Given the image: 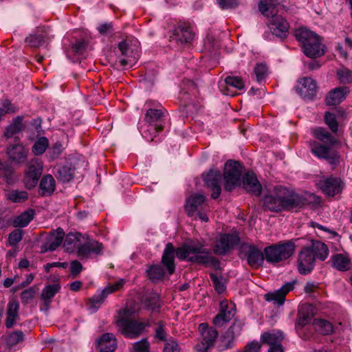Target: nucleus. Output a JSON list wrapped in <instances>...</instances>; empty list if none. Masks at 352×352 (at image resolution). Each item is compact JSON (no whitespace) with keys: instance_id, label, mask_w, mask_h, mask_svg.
Segmentation results:
<instances>
[{"instance_id":"774afa93","label":"nucleus","mask_w":352,"mask_h":352,"mask_svg":"<svg viewBox=\"0 0 352 352\" xmlns=\"http://www.w3.org/2000/svg\"><path fill=\"white\" fill-rule=\"evenodd\" d=\"M155 337L161 341H165L166 339V333L164 329V326L162 322H159L155 330Z\"/></svg>"},{"instance_id":"c85d7f7f","label":"nucleus","mask_w":352,"mask_h":352,"mask_svg":"<svg viewBox=\"0 0 352 352\" xmlns=\"http://www.w3.org/2000/svg\"><path fill=\"white\" fill-rule=\"evenodd\" d=\"M284 340V334L281 331L273 330L265 331L261 336V344H265L270 346L276 344H281Z\"/></svg>"},{"instance_id":"69168bd1","label":"nucleus","mask_w":352,"mask_h":352,"mask_svg":"<svg viewBox=\"0 0 352 352\" xmlns=\"http://www.w3.org/2000/svg\"><path fill=\"white\" fill-rule=\"evenodd\" d=\"M134 352H149V343L146 339H142L133 345Z\"/></svg>"},{"instance_id":"b1692460","label":"nucleus","mask_w":352,"mask_h":352,"mask_svg":"<svg viewBox=\"0 0 352 352\" xmlns=\"http://www.w3.org/2000/svg\"><path fill=\"white\" fill-rule=\"evenodd\" d=\"M206 197L201 194H194L190 196L185 205V209L187 214L189 217H193L197 211L203 208L205 204Z\"/></svg>"},{"instance_id":"6e6d98bb","label":"nucleus","mask_w":352,"mask_h":352,"mask_svg":"<svg viewBox=\"0 0 352 352\" xmlns=\"http://www.w3.org/2000/svg\"><path fill=\"white\" fill-rule=\"evenodd\" d=\"M337 75L340 81L343 84L352 82V72L347 68H342L338 71Z\"/></svg>"},{"instance_id":"c03bdc74","label":"nucleus","mask_w":352,"mask_h":352,"mask_svg":"<svg viewBox=\"0 0 352 352\" xmlns=\"http://www.w3.org/2000/svg\"><path fill=\"white\" fill-rule=\"evenodd\" d=\"M275 5L274 0H261L258 8L264 16L272 18L273 16H277Z\"/></svg>"},{"instance_id":"f704fd0d","label":"nucleus","mask_w":352,"mask_h":352,"mask_svg":"<svg viewBox=\"0 0 352 352\" xmlns=\"http://www.w3.org/2000/svg\"><path fill=\"white\" fill-rule=\"evenodd\" d=\"M47 32L43 28H40L36 30L35 34L26 37L25 43L31 47H38L45 42Z\"/></svg>"},{"instance_id":"ddd939ff","label":"nucleus","mask_w":352,"mask_h":352,"mask_svg":"<svg viewBox=\"0 0 352 352\" xmlns=\"http://www.w3.org/2000/svg\"><path fill=\"white\" fill-rule=\"evenodd\" d=\"M267 25L272 34L281 40L287 36L289 24L282 16H273Z\"/></svg>"},{"instance_id":"de8ad7c7","label":"nucleus","mask_w":352,"mask_h":352,"mask_svg":"<svg viewBox=\"0 0 352 352\" xmlns=\"http://www.w3.org/2000/svg\"><path fill=\"white\" fill-rule=\"evenodd\" d=\"M6 197L14 203H21L28 199V194L26 191L12 190L6 192Z\"/></svg>"},{"instance_id":"2eb2a0df","label":"nucleus","mask_w":352,"mask_h":352,"mask_svg":"<svg viewBox=\"0 0 352 352\" xmlns=\"http://www.w3.org/2000/svg\"><path fill=\"white\" fill-rule=\"evenodd\" d=\"M221 178V173L219 170L212 169L204 176L206 185L212 190L211 197L213 199H217L221 195L220 183Z\"/></svg>"},{"instance_id":"473e14b6","label":"nucleus","mask_w":352,"mask_h":352,"mask_svg":"<svg viewBox=\"0 0 352 352\" xmlns=\"http://www.w3.org/2000/svg\"><path fill=\"white\" fill-rule=\"evenodd\" d=\"M74 171L75 168L72 164L58 166L55 176L63 183L69 182L74 177Z\"/></svg>"},{"instance_id":"6ab92c4d","label":"nucleus","mask_w":352,"mask_h":352,"mask_svg":"<svg viewBox=\"0 0 352 352\" xmlns=\"http://www.w3.org/2000/svg\"><path fill=\"white\" fill-rule=\"evenodd\" d=\"M103 249L102 243L96 240H90L78 246L77 255L81 258H88L92 254L100 255Z\"/></svg>"},{"instance_id":"3c124183","label":"nucleus","mask_w":352,"mask_h":352,"mask_svg":"<svg viewBox=\"0 0 352 352\" xmlns=\"http://www.w3.org/2000/svg\"><path fill=\"white\" fill-rule=\"evenodd\" d=\"M49 146V142L47 138L42 137L39 138L33 145L32 152L36 155H42Z\"/></svg>"},{"instance_id":"49530a36","label":"nucleus","mask_w":352,"mask_h":352,"mask_svg":"<svg viewBox=\"0 0 352 352\" xmlns=\"http://www.w3.org/2000/svg\"><path fill=\"white\" fill-rule=\"evenodd\" d=\"M146 274L149 279L153 282H157L163 279L164 276V271L162 266L160 265H154L150 266Z\"/></svg>"},{"instance_id":"c9c22d12","label":"nucleus","mask_w":352,"mask_h":352,"mask_svg":"<svg viewBox=\"0 0 352 352\" xmlns=\"http://www.w3.org/2000/svg\"><path fill=\"white\" fill-rule=\"evenodd\" d=\"M263 206L265 209L274 212H280L285 210L281 201H280L272 192L264 197Z\"/></svg>"},{"instance_id":"393cba45","label":"nucleus","mask_w":352,"mask_h":352,"mask_svg":"<svg viewBox=\"0 0 352 352\" xmlns=\"http://www.w3.org/2000/svg\"><path fill=\"white\" fill-rule=\"evenodd\" d=\"M243 187L249 193L258 196L262 187L256 175L252 171H248L243 177Z\"/></svg>"},{"instance_id":"9d476101","label":"nucleus","mask_w":352,"mask_h":352,"mask_svg":"<svg viewBox=\"0 0 352 352\" xmlns=\"http://www.w3.org/2000/svg\"><path fill=\"white\" fill-rule=\"evenodd\" d=\"M296 90L303 99L314 100L316 97L318 87L314 79L304 77L298 80Z\"/></svg>"},{"instance_id":"864d4df0","label":"nucleus","mask_w":352,"mask_h":352,"mask_svg":"<svg viewBox=\"0 0 352 352\" xmlns=\"http://www.w3.org/2000/svg\"><path fill=\"white\" fill-rule=\"evenodd\" d=\"M210 277L215 291L219 294L223 293L226 290L223 278L222 276L218 277L214 273H210Z\"/></svg>"},{"instance_id":"aec40b11","label":"nucleus","mask_w":352,"mask_h":352,"mask_svg":"<svg viewBox=\"0 0 352 352\" xmlns=\"http://www.w3.org/2000/svg\"><path fill=\"white\" fill-rule=\"evenodd\" d=\"M244 86L242 79L237 76H227L223 82H219V89L223 94L231 96L236 95V92L232 91L231 88L242 90Z\"/></svg>"},{"instance_id":"c756f323","label":"nucleus","mask_w":352,"mask_h":352,"mask_svg":"<svg viewBox=\"0 0 352 352\" xmlns=\"http://www.w3.org/2000/svg\"><path fill=\"white\" fill-rule=\"evenodd\" d=\"M296 197L295 209L300 208L308 205H319L321 201L320 197L308 192L302 195L297 194Z\"/></svg>"},{"instance_id":"9b49d317","label":"nucleus","mask_w":352,"mask_h":352,"mask_svg":"<svg viewBox=\"0 0 352 352\" xmlns=\"http://www.w3.org/2000/svg\"><path fill=\"white\" fill-rule=\"evenodd\" d=\"M239 242L236 234H221L214 247V252L219 255H225Z\"/></svg>"},{"instance_id":"4be33fe9","label":"nucleus","mask_w":352,"mask_h":352,"mask_svg":"<svg viewBox=\"0 0 352 352\" xmlns=\"http://www.w3.org/2000/svg\"><path fill=\"white\" fill-rule=\"evenodd\" d=\"M65 232L63 229L58 228L50 232V234L45 243L42 245V252L54 251L63 243Z\"/></svg>"},{"instance_id":"5fc2aeb1","label":"nucleus","mask_w":352,"mask_h":352,"mask_svg":"<svg viewBox=\"0 0 352 352\" xmlns=\"http://www.w3.org/2000/svg\"><path fill=\"white\" fill-rule=\"evenodd\" d=\"M324 122L332 133H336L338 131V122L334 113L326 112Z\"/></svg>"},{"instance_id":"338daca9","label":"nucleus","mask_w":352,"mask_h":352,"mask_svg":"<svg viewBox=\"0 0 352 352\" xmlns=\"http://www.w3.org/2000/svg\"><path fill=\"white\" fill-rule=\"evenodd\" d=\"M86 43L84 41H78L72 45V50L75 54H82L86 49Z\"/></svg>"},{"instance_id":"09e8293b","label":"nucleus","mask_w":352,"mask_h":352,"mask_svg":"<svg viewBox=\"0 0 352 352\" xmlns=\"http://www.w3.org/2000/svg\"><path fill=\"white\" fill-rule=\"evenodd\" d=\"M42 173V166L39 162H34L29 165L27 172L28 177L36 183L40 177Z\"/></svg>"},{"instance_id":"0eeeda50","label":"nucleus","mask_w":352,"mask_h":352,"mask_svg":"<svg viewBox=\"0 0 352 352\" xmlns=\"http://www.w3.org/2000/svg\"><path fill=\"white\" fill-rule=\"evenodd\" d=\"M243 172V166L236 161L228 160L224 166L223 178L225 180L224 188L227 191H232L240 184Z\"/></svg>"},{"instance_id":"e2e57ef3","label":"nucleus","mask_w":352,"mask_h":352,"mask_svg":"<svg viewBox=\"0 0 352 352\" xmlns=\"http://www.w3.org/2000/svg\"><path fill=\"white\" fill-rule=\"evenodd\" d=\"M180 351L181 348L179 345L174 340L166 342L163 349V352H180Z\"/></svg>"},{"instance_id":"bf43d9fd","label":"nucleus","mask_w":352,"mask_h":352,"mask_svg":"<svg viewBox=\"0 0 352 352\" xmlns=\"http://www.w3.org/2000/svg\"><path fill=\"white\" fill-rule=\"evenodd\" d=\"M184 84L185 86L187 87L188 90L187 91L183 90L180 93V98H181V99H182L184 101L186 102L188 99V91H190L193 94H195V92L197 91V86L194 82H192L190 80H186V82H184Z\"/></svg>"},{"instance_id":"a18cd8bd","label":"nucleus","mask_w":352,"mask_h":352,"mask_svg":"<svg viewBox=\"0 0 352 352\" xmlns=\"http://www.w3.org/2000/svg\"><path fill=\"white\" fill-rule=\"evenodd\" d=\"M143 304L147 308H160L163 305L160 295L156 292L147 294L144 298Z\"/></svg>"},{"instance_id":"20e7f679","label":"nucleus","mask_w":352,"mask_h":352,"mask_svg":"<svg viewBox=\"0 0 352 352\" xmlns=\"http://www.w3.org/2000/svg\"><path fill=\"white\" fill-rule=\"evenodd\" d=\"M133 309H120L116 317V325L120 333L128 338H136L141 335L148 322H140L135 319Z\"/></svg>"},{"instance_id":"dca6fc26","label":"nucleus","mask_w":352,"mask_h":352,"mask_svg":"<svg viewBox=\"0 0 352 352\" xmlns=\"http://www.w3.org/2000/svg\"><path fill=\"white\" fill-rule=\"evenodd\" d=\"M174 36L181 43H190L194 40L195 34L188 22L179 21L174 30Z\"/></svg>"},{"instance_id":"f8f14e48","label":"nucleus","mask_w":352,"mask_h":352,"mask_svg":"<svg viewBox=\"0 0 352 352\" xmlns=\"http://www.w3.org/2000/svg\"><path fill=\"white\" fill-rule=\"evenodd\" d=\"M272 192L281 201L285 210L295 209L297 193L282 186H274Z\"/></svg>"},{"instance_id":"79ce46f5","label":"nucleus","mask_w":352,"mask_h":352,"mask_svg":"<svg viewBox=\"0 0 352 352\" xmlns=\"http://www.w3.org/2000/svg\"><path fill=\"white\" fill-rule=\"evenodd\" d=\"M164 112L162 109H149L145 113L144 120L146 124H162Z\"/></svg>"},{"instance_id":"0e129e2a","label":"nucleus","mask_w":352,"mask_h":352,"mask_svg":"<svg viewBox=\"0 0 352 352\" xmlns=\"http://www.w3.org/2000/svg\"><path fill=\"white\" fill-rule=\"evenodd\" d=\"M35 294L36 288L34 287H31L21 293V299L23 302H28L34 298Z\"/></svg>"},{"instance_id":"39448f33","label":"nucleus","mask_w":352,"mask_h":352,"mask_svg":"<svg viewBox=\"0 0 352 352\" xmlns=\"http://www.w3.org/2000/svg\"><path fill=\"white\" fill-rule=\"evenodd\" d=\"M296 40L301 44L304 54L309 58H316L325 53V45L322 38L315 32L302 27L294 32Z\"/></svg>"},{"instance_id":"a878e982","label":"nucleus","mask_w":352,"mask_h":352,"mask_svg":"<svg viewBox=\"0 0 352 352\" xmlns=\"http://www.w3.org/2000/svg\"><path fill=\"white\" fill-rule=\"evenodd\" d=\"M201 335L202 340L196 344L195 349L199 352H208L214 346L215 340L218 336V332L215 329L211 327Z\"/></svg>"},{"instance_id":"7ed1b4c3","label":"nucleus","mask_w":352,"mask_h":352,"mask_svg":"<svg viewBox=\"0 0 352 352\" xmlns=\"http://www.w3.org/2000/svg\"><path fill=\"white\" fill-rule=\"evenodd\" d=\"M329 255V248L320 241H312L310 245L302 248L298 252L296 266L299 274L307 275L314 269L316 260L324 261Z\"/></svg>"},{"instance_id":"cd10ccee","label":"nucleus","mask_w":352,"mask_h":352,"mask_svg":"<svg viewBox=\"0 0 352 352\" xmlns=\"http://www.w3.org/2000/svg\"><path fill=\"white\" fill-rule=\"evenodd\" d=\"M100 352H113L117 347V342L112 333H104L98 340Z\"/></svg>"},{"instance_id":"e433bc0d","label":"nucleus","mask_w":352,"mask_h":352,"mask_svg":"<svg viewBox=\"0 0 352 352\" xmlns=\"http://www.w3.org/2000/svg\"><path fill=\"white\" fill-rule=\"evenodd\" d=\"M41 195L42 196L51 195L55 190V180L51 175L44 176L40 182Z\"/></svg>"},{"instance_id":"680f3d73","label":"nucleus","mask_w":352,"mask_h":352,"mask_svg":"<svg viewBox=\"0 0 352 352\" xmlns=\"http://www.w3.org/2000/svg\"><path fill=\"white\" fill-rule=\"evenodd\" d=\"M63 145L60 142H56L47 151V155L51 160L56 159L63 151Z\"/></svg>"},{"instance_id":"13d9d810","label":"nucleus","mask_w":352,"mask_h":352,"mask_svg":"<svg viewBox=\"0 0 352 352\" xmlns=\"http://www.w3.org/2000/svg\"><path fill=\"white\" fill-rule=\"evenodd\" d=\"M23 232L21 230L16 229L12 231L8 236V243L11 246H16L22 239Z\"/></svg>"},{"instance_id":"423d86ee","label":"nucleus","mask_w":352,"mask_h":352,"mask_svg":"<svg viewBox=\"0 0 352 352\" xmlns=\"http://www.w3.org/2000/svg\"><path fill=\"white\" fill-rule=\"evenodd\" d=\"M295 248L294 243L291 241L267 246L264 249L265 259L270 263H279L291 257Z\"/></svg>"},{"instance_id":"a19ab883","label":"nucleus","mask_w":352,"mask_h":352,"mask_svg":"<svg viewBox=\"0 0 352 352\" xmlns=\"http://www.w3.org/2000/svg\"><path fill=\"white\" fill-rule=\"evenodd\" d=\"M164 129L163 124H146L144 126L141 127V131L144 138L148 141H153V136H155V134L160 131H162Z\"/></svg>"},{"instance_id":"412c9836","label":"nucleus","mask_w":352,"mask_h":352,"mask_svg":"<svg viewBox=\"0 0 352 352\" xmlns=\"http://www.w3.org/2000/svg\"><path fill=\"white\" fill-rule=\"evenodd\" d=\"M28 151L25 148L20 141L10 144L7 147V153L14 162L22 164L26 162Z\"/></svg>"},{"instance_id":"4d7b16f0","label":"nucleus","mask_w":352,"mask_h":352,"mask_svg":"<svg viewBox=\"0 0 352 352\" xmlns=\"http://www.w3.org/2000/svg\"><path fill=\"white\" fill-rule=\"evenodd\" d=\"M267 68L264 64H257L254 69V72L256 76L257 82H262L267 75Z\"/></svg>"},{"instance_id":"2f4dec72","label":"nucleus","mask_w":352,"mask_h":352,"mask_svg":"<svg viewBox=\"0 0 352 352\" xmlns=\"http://www.w3.org/2000/svg\"><path fill=\"white\" fill-rule=\"evenodd\" d=\"M22 120L23 118L21 116H17L13 119L12 122L6 128L4 132V137L6 139L14 138L15 142L19 141V138L16 135L23 130Z\"/></svg>"},{"instance_id":"603ef678","label":"nucleus","mask_w":352,"mask_h":352,"mask_svg":"<svg viewBox=\"0 0 352 352\" xmlns=\"http://www.w3.org/2000/svg\"><path fill=\"white\" fill-rule=\"evenodd\" d=\"M314 314L309 309H298V324L303 327L307 324H308L311 318L314 316Z\"/></svg>"},{"instance_id":"1a4fd4ad","label":"nucleus","mask_w":352,"mask_h":352,"mask_svg":"<svg viewBox=\"0 0 352 352\" xmlns=\"http://www.w3.org/2000/svg\"><path fill=\"white\" fill-rule=\"evenodd\" d=\"M121 56L118 58L120 65L123 68L131 67L139 58V53L137 50L131 49L124 41L119 43L118 46Z\"/></svg>"},{"instance_id":"37998d69","label":"nucleus","mask_w":352,"mask_h":352,"mask_svg":"<svg viewBox=\"0 0 352 352\" xmlns=\"http://www.w3.org/2000/svg\"><path fill=\"white\" fill-rule=\"evenodd\" d=\"M235 309H221V311L213 318V323L217 327H221L225 322H229L234 316Z\"/></svg>"},{"instance_id":"4468645a","label":"nucleus","mask_w":352,"mask_h":352,"mask_svg":"<svg viewBox=\"0 0 352 352\" xmlns=\"http://www.w3.org/2000/svg\"><path fill=\"white\" fill-rule=\"evenodd\" d=\"M295 283L296 281L286 283L280 289L265 294V300L272 302L274 306H282L285 301L286 295L294 289Z\"/></svg>"},{"instance_id":"f03ea898","label":"nucleus","mask_w":352,"mask_h":352,"mask_svg":"<svg viewBox=\"0 0 352 352\" xmlns=\"http://www.w3.org/2000/svg\"><path fill=\"white\" fill-rule=\"evenodd\" d=\"M311 134L316 140H310L308 146L311 153L320 160H324L332 165L340 162L338 152L333 148L339 140L323 127L311 129Z\"/></svg>"},{"instance_id":"f257e3e1","label":"nucleus","mask_w":352,"mask_h":352,"mask_svg":"<svg viewBox=\"0 0 352 352\" xmlns=\"http://www.w3.org/2000/svg\"><path fill=\"white\" fill-rule=\"evenodd\" d=\"M175 255L181 260L203 264L215 270L221 269L219 261L212 256L210 250L204 248L200 243H190L177 250H175L171 243H168L163 252L162 262L167 268L169 274L175 271Z\"/></svg>"},{"instance_id":"72a5a7b5","label":"nucleus","mask_w":352,"mask_h":352,"mask_svg":"<svg viewBox=\"0 0 352 352\" xmlns=\"http://www.w3.org/2000/svg\"><path fill=\"white\" fill-rule=\"evenodd\" d=\"M60 289V286L58 283L50 284L46 285L42 290L41 299L43 301L44 306L48 307L52 299L54 297Z\"/></svg>"},{"instance_id":"5701e85b","label":"nucleus","mask_w":352,"mask_h":352,"mask_svg":"<svg viewBox=\"0 0 352 352\" xmlns=\"http://www.w3.org/2000/svg\"><path fill=\"white\" fill-rule=\"evenodd\" d=\"M322 191L328 196H334L341 192L343 186L342 182L338 178L330 177L320 182Z\"/></svg>"},{"instance_id":"bb28decb","label":"nucleus","mask_w":352,"mask_h":352,"mask_svg":"<svg viewBox=\"0 0 352 352\" xmlns=\"http://www.w3.org/2000/svg\"><path fill=\"white\" fill-rule=\"evenodd\" d=\"M349 93V88L347 87H338L330 91L326 97L327 105H337L343 101Z\"/></svg>"},{"instance_id":"58836bf2","label":"nucleus","mask_w":352,"mask_h":352,"mask_svg":"<svg viewBox=\"0 0 352 352\" xmlns=\"http://www.w3.org/2000/svg\"><path fill=\"white\" fill-rule=\"evenodd\" d=\"M35 211L33 209L25 210L19 216L16 217L13 221V226L15 228H23L27 226L33 219Z\"/></svg>"},{"instance_id":"a211bd4d","label":"nucleus","mask_w":352,"mask_h":352,"mask_svg":"<svg viewBox=\"0 0 352 352\" xmlns=\"http://www.w3.org/2000/svg\"><path fill=\"white\" fill-rule=\"evenodd\" d=\"M124 283L125 280L120 279L114 283L108 285L103 290L96 294L90 299L92 308L100 306L109 294L120 289L124 286Z\"/></svg>"},{"instance_id":"6e6552de","label":"nucleus","mask_w":352,"mask_h":352,"mask_svg":"<svg viewBox=\"0 0 352 352\" xmlns=\"http://www.w3.org/2000/svg\"><path fill=\"white\" fill-rule=\"evenodd\" d=\"M248 264L253 268H258L263 265L265 258L264 251L254 244H243L241 248Z\"/></svg>"},{"instance_id":"8fccbe9b","label":"nucleus","mask_w":352,"mask_h":352,"mask_svg":"<svg viewBox=\"0 0 352 352\" xmlns=\"http://www.w3.org/2000/svg\"><path fill=\"white\" fill-rule=\"evenodd\" d=\"M24 340V334L21 331H14L10 333L6 338V342L9 346H13L23 342Z\"/></svg>"},{"instance_id":"4c0bfd02","label":"nucleus","mask_w":352,"mask_h":352,"mask_svg":"<svg viewBox=\"0 0 352 352\" xmlns=\"http://www.w3.org/2000/svg\"><path fill=\"white\" fill-rule=\"evenodd\" d=\"M82 234L79 232H69L66 235L63 247L67 252H72L75 248L80 245Z\"/></svg>"},{"instance_id":"052dcab7","label":"nucleus","mask_w":352,"mask_h":352,"mask_svg":"<svg viewBox=\"0 0 352 352\" xmlns=\"http://www.w3.org/2000/svg\"><path fill=\"white\" fill-rule=\"evenodd\" d=\"M17 309H8L6 326L8 329H10L19 319Z\"/></svg>"},{"instance_id":"f3484780","label":"nucleus","mask_w":352,"mask_h":352,"mask_svg":"<svg viewBox=\"0 0 352 352\" xmlns=\"http://www.w3.org/2000/svg\"><path fill=\"white\" fill-rule=\"evenodd\" d=\"M242 326L240 323H234L228 330L223 333L221 338V344L219 346L220 351H224L234 346L235 337L240 335Z\"/></svg>"},{"instance_id":"ea45409f","label":"nucleus","mask_w":352,"mask_h":352,"mask_svg":"<svg viewBox=\"0 0 352 352\" xmlns=\"http://www.w3.org/2000/svg\"><path fill=\"white\" fill-rule=\"evenodd\" d=\"M313 325L315 330L320 334L328 336L333 332V324L327 320L316 318L314 320Z\"/></svg>"},{"instance_id":"7c9ffc66","label":"nucleus","mask_w":352,"mask_h":352,"mask_svg":"<svg viewBox=\"0 0 352 352\" xmlns=\"http://www.w3.org/2000/svg\"><path fill=\"white\" fill-rule=\"evenodd\" d=\"M332 266L336 270L342 272L349 270L352 263L349 256L347 254L341 253L333 254L331 256Z\"/></svg>"}]
</instances>
